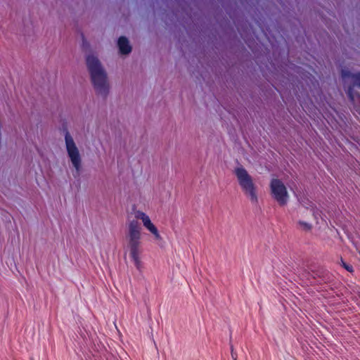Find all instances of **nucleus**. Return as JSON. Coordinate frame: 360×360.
I'll use <instances>...</instances> for the list:
<instances>
[{
    "label": "nucleus",
    "instance_id": "1",
    "mask_svg": "<svg viewBox=\"0 0 360 360\" xmlns=\"http://www.w3.org/2000/svg\"><path fill=\"white\" fill-rule=\"evenodd\" d=\"M139 220H141L143 226L151 232L156 229L151 222L149 217L141 211H136L134 213V219H129L127 224V231L126 233L127 249L132 259L135 266L140 270L141 261L140 255L142 253L141 248V226Z\"/></svg>",
    "mask_w": 360,
    "mask_h": 360
},
{
    "label": "nucleus",
    "instance_id": "2",
    "mask_svg": "<svg viewBox=\"0 0 360 360\" xmlns=\"http://www.w3.org/2000/svg\"><path fill=\"white\" fill-rule=\"evenodd\" d=\"M139 220H141L143 226L151 232L156 229L151 222L149 217L141 211H136L134 213V219H129L127 224V231L126 233L127 249L132 259L135 266L140 270L141 261L140 255L142 253L141 248V226Z\"/></svg>",
    "mask_w": 360,
    "mask_h": 360
},
{
    "label": "nucleus",
    "instance_id": "3",
    "mask_svg": "<svg viewBox=\"0 0 360 360\" xmlns=\"http://www.w3.org/2000/svg\"><path fill=\"white\" fill-rule=\"evenodd\" d=\"M85 64L95 94L106 99L110 93V84L108 73L98 55L92 51L87 52L85 55Z\"/></svg>",
    "mask_w": 360,
    "mask_h": 360
},
{
    "label": "nucleus",
    "instance_id": "4",
    "mask_svg": "<svg viewBox=\"0 0 360 360\" xmlns=\"http://www.w3.org/2000/svg\"><path fill=\"white\" fill-rule=\"evenodd\" d=\"M239 186L245 195L250 201L256 205L258 202L257 186L254 182L252 177L248 174V171L243 167H237L234 169Z\"/></svg>",
    "mask_w": 360,
    "mask_h": 360
},
{
    "label": "nucleus",
    "instance_id": "5",
    "mask_svg": "<svg viewBox=\"0 0 360 360\" xmlns=\"http://www.w3.org/2000/svg\"><path fill=\"white\" fill-rule=\"evenodd\" d=\"M65 143L68 155L77 174H79L82 168V157L73 137L68 131L65 134Z\"/></svg>",
    "mask_w": 360,
    "mask_h": 360
},
{
    "label": "nucleus",
    "instance_id": "6",
    "mask_svg": "<svg viewBox=\"0 0 360 360\" xmlns=\"http://www.w3.org/2000/svg\"><path fill=\"white\" fill-rule=\"evenodd\" d=\"M272 197L279 205H285L288 200V193L284 184L278 179H273L270 183Z\"/></svg>",
    "mask_w": 360,
    "mask_h": 360
},
{
    "label": "nucleus",
    "instance_id": "7",
    "mask_svg": "<svg viewBox=\"0 0 360 360\" xmlns=\"http://www.w3.org/2000/svg\"><path fill=\"white\" fill-rule=\"evenodd\" d=\"M342 77L343 79H351L352 85L349 87L348 93L350 94L352 89L354 86H358L360 87V72L352 73L349 70H342Z\"/></svg>",
    "mask_w": 360,
    "mask_h": 360
},
{
    "label": "nucleus",
    "instance_id": "8",
    "mask_svg": "<svg viewBox=\"0 0 360 360\" xmlns=\"http://www.w3.org/2000/svg\"><path fill=\"white\" fill-rule=\"evenodd\" d=\"M120 53L122 55H129L132 50L129 41L125 37H120L117 41Z\"/></svg>",
    "mask_w": 360,
    "mask_h": 360
},
{
    "label": "nucleus",
    "instance_id": "9",
    "mask_svg": "<svg viewBox=\"0 0 360 360\" xmlns=\"http://www.w3.org/2000/svg\"><path fill=\"white\" fill-rule=\"evenodd\" d=\"M297 226L300 229L304 231H309L312 228V226L311 224L303 221H299L297 222Z\"/></svg>",
    "mask_w": 360,
    "mask_h": 360
},
{
    "label": "nucleus",
    "instance_id": "10",
    "mask_svg": "<svg viewBox=\"0 0 360 360\" xmlns=\"http://www.w3.org/2000/svg\"><path fill=\"white\" fill-rule=\"evenodd\" d=\"M342 262V266L346 269L349 272H352L353 271V267L351 265H349L347 264H346L343 260H341Z\"/></svg>",
    "mask_w": 360,
    "mask_h": 360
},
{
    "label": "nucleus",
    "instance_id": "11",
    "mask_svg": "<svg viewBox=\"0 0 360 360\" xmlns=\"http://www.w3.org/2000/svg\"><path fill=\"white\" fill-rule=\"evenodd\" d=\"M150 233H153V234L154 235L155 238L157 240H161V238H161L160 235L159 234V233H158V231L157 228H156V229H155L154 230H153Z\"/></svg>",
    "mask_w": 360,
    "mask_h": 360
},
{
    "label": "nucleus",
    "instance_id": "12",
    "mask_svg": "<svg viewBox=\"0 0 360 360\" xmlns=\"http://www.w3.org/2000/svg\"><path fill=\"white\" fill-rule=\"evenodd\" d=\"M313 215L316 217V214H315V212H313Z\"/></svg>",
    "mask_w": 360,
    "mask_h": 360
}]
</instances>
